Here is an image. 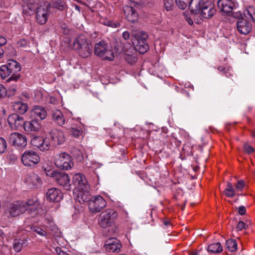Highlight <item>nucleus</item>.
I'll use <instances>...</instances> for the list:
<instances>
[{
    "mask_svg": "<svg viewBox=\"0 0 255 255\" xmlns=\"http://www.w3.org/2000/svg\"><path fill=\"white\" fill-rule=\"evenodd\" d=\"M37 206V202L33 200H28L27 202L17 201L8 205L6 213L11 217H15L26 211L29 212L35 211Z\"/></svg>",
    "mask_w": 255,
    "mask_h": 255,
    "instance_id": "nucleus-1",
    "label": "nucleus"
},
{
    "mask_svg": "<svg viewBox=\"0 0 255 255\" xmlns=\"http://www.w3.org/2000/svg\"><path fill=\"white\" fill-rule=\"evenodd\" d=\"M46 174L51 176L58 184L62 187L65 190L69 191L71 189L69 177L67 173L57 170L51 171L48 170L46 172Z\"/></svg>",
    "mask_w": 255,
    "mask_h": 255,
    "instance_id": "nucleus-2",
    "label": "nucleus"
},
{
    "mask_svg": "<svg viewBox=\"0 0 255 255\" xmlns=\"http://www.w3.org/2000/svg\"><path fill=\"white\" fill-rule=\"evenodd\" d=\"M118 217V213L112 209H108L100 215L98 223L100 227L106 228L110 227Z\"/></svg>",
    "mask_w": 255,
    "mask_h": 255,
    "instance_id": "nucleus-3",
    "label": "nucleus"
},
{
    "mask_svg": "<svg viewBox=\"0 0 255 255\" xmlns=\"http://www.w3.org/2000/svg\"><path fill=\"white\" fill-rule=\"evenodd\" d=\"M95 54L104 60L113 61L114 54L113 50L109 48L108 44L104 41L96 43L94 48Z\"/></svg>",
    "mask_w": 255,
    "mask_h": 255,
    "instance_id": "nucleus-4",
    "label": "nucleus"
},
{
    "mask_svg": "<svg viewBox=\"0 0 255 255\" xmlns=\"http://www.w3.org/2000/svg\"><path fill=\"white\" fill-rule=\"evenodd\" d=\"M21 160L25 166L34 167L39 162L40 157L37 152L28 149L26 150L21 155Z\"/></svg>",
    "mask_w": 255,
    "mask_h": 255,
    "instance_id": "nucleus-5",
    "label": "nucleus"
},
{
    "mask_svg": "<svg viewBox=\"0 0 255 255\" xmlns=\"http://www.w3.org/2000/svg\"><path fill=\"white\" fill-rule=\"evenodd\" d=\"M55 164L58 168L65 170L70 169L74 165L71 156L65 152L56 156Z\"/></svg>",
    "mask_w": 255,
    "mask_h": 255,
    "instance_id": "nucleus-6",
    "label": "nucleus"
},
{
    "mask_svg": "<svg viewBox=\"0 0 255 255\" xmlns=\"http://www.w3.org/2000/svg\"><path fill=\"white\" fill-rule=\"evenodd\" d=\"M147 38V34L144 32H141L137 34L135 40L132 42L136 49L141 54H144L149 49L146 41Z\"/></svg>",
    "mask_w": 255,
    "mask_h": 255,
    "instance_id": "nucleus-7",
    "label": "nucleus"
},
{
    "mask_svg": "<svg viewBox=\"0 0 255 255\" xmlns=\"http://www.w3.org/2000/svg\"><path fill=\"white\" fill-rule=\"evenodd\" d=\"M6 65L11 73V76L6 80V82L18 81L20 77V74L18 73L21 69L20 64L15 60L9 59L7 61Z\"/></svg>",
    "mask_w": 255,
    "mask_h": 255,
    "instance_id": "nucleus-8",
    "label": "nucleus"
},
{
    "mask_svg": "<svg viewBox=\"0 0 255 255\" xmlns=\"http://www.w3.org/2000/svg\"><path fill=\"white\" fill-rule=\"evenodd\" d=\"M9 142L13 146L20 148H25L27 144L25 136L18 132L11 133L9 136Z\"/></svg>",
    "mask_w": 255,
    "mask_h": 255,
    "instance_id": "nucleus-9",
    "label": "nucleus"
},
{
    "mask_svg": "<svg viewBox=\"0 0 255 255\" xmlns=\"http://www.w3.org/2000/svg\"><path fill=\"white\" fill-rule=\"evenodd\" d=\"M107 202L101 196L94 197L90 199L89 203V208L93 213L100 212L106 207Z\"/></svg>",
    "mask_w": 255,
    "mask_h": 255,
    "instance_id": "nucleus-10",
    "label": "nucleus"
},
{
    "mask_svg": "<svg viewBox=\"0 0 255 255\" xmlns=\"http://www.w3.org/2000/svg\"><path fill=\"white\" fill-rule=\"evenodd\" d=\"M7 123L11 129L17 130L24 126V120L17 114H12L8 117Z\"/></svg>",
    "mask_w": 255,
    "mask_h": 255,
    "instance_id": "nucleus-11",
    "label": "nucleus"
},
{
    "mask_svg": "<svg viewBox=\"0 0 255 255\" xmlns=\"http://www.w3.org/2000/svg\"><path fill=\"white\" fill-rule=\"evenodd\" d=\"M51 143L53 146L62 144L65 141L66 137L64 132L58 129H54L50 132Z\"/></svg>",
    "mask_w": 255,
    "mask_h": 255,
    "instance_id": "nucleus-12",
    "label": "nucleus"
},
{
    "mask_svg": "<svg viewBox=\"0 0 255 255\" xmlns=\"http://www.w3.org/2000/svg\"><path fill=\"white\" fill-rule=\"evenodd\" d=\"M31 143L32 145L43 151L48 150L50 146L49 139L40 136L33 137L31 140Z\"/></svg>",
    "mask_w": 255,
    "mask_h": 255,
    "instance_id": "nucleus-13",
    "label": "nucleus"
},
{
    "mask_svg": "<svg viewBox=\"0 0 255 255\" xmlns=\"http://www.w3.org/2000/svg\"><path fill=\"white\" fill-rule=\"evenodd\" d=\"M49 8L46 5H40L36 8V15L37 22L41 24H44L49 17Z\"/></svg>",
    "mask_w": 255,
    "mask_h": 255,
    "instance_id": "nucleus-14",
    "label": "nucleus"
},
{
    "mask_svg": "<svg viewBox=\"0 0 255 255\" xmlns=\"http://www.w3.org/2000/svg\"><path fill=\"white\" fill-rule=\"evenodd\" d=\"M73 184L75 188L73 189H89L90 186L85 176L81 173H76L73 177Z\"/></svg>",
    "mask_w": 255,
    "mask_h": 255,
    "instance_id": "nucleus-15",
    "label": "nucleus"
},
{
    "mask_svg": "<svg viewBox=\"0 0 255 255\" xmlns=\"http://www.w3.org/2000/svg\"><path fill=\"white\" fill-rule=\"evenodd\" d=\"M218 6L220 11L225 14H229L236 8L235 3L231 0H218Z\"/></svg>",
    "mask_w": 255,
    "mask_h": 255,
    "instance_id": "nucleus-16",
    "label": "nucleus"
},
{
    "mask_svg": "<svg viewBox=\"0 0 255 255\" xmlns=\"http://www.w3.org/2000/svg\"><path fill=\"white\" fill-rule=\"evenodd\" d=\"M236 25L237 30L241 34L247 35L252 29V24L244 18L238 19Z\"/></svg>",
    "mask_w": 255,
    "mask_h": 255,
    "instance_id": "nucleus-17",
    "label": "nucleus"
},
{
    "mask_svg": "<svg viewBox=\"0 0 255 255\" xmlns=\"http://www.w3.org/2000/svg\"><path fill=\"white\" fill-rule=\"evenodd\" d=\"M89 189H73V193L75 195L76 200L79 203L90 201L91 198L89 192Z\"/></svg>",
    "mask_w": 255,
    "mask_h": 255,
    "instance_id": "nucleus-18",
    "label": "nucleus"
},
{
    "mask_svg": "<svg viewBox=\"0 0 255 255\" xmlns=\"http://www.w3.org/2000/svg\"><path fill=\"white\" fill-rule=\"evenodd\" d=\"M216 12V9L214 5L210 1H206L200 13L201 15L205 18H210L212 17Z\"/></svg>",
    "mask_w": 255,
    "mask_h": 255,
    "instance_id": "nucleus-19",
    "label": "nucleus"
},
{
    "mask_svg": "<svg viewBox=\"0 0 255 255\" xmlns=\"http://www.w3.org/2000/svg\"><path fill=\"white\" fill-rule=\"evenodd\" d=\"M127 19L131 23H134L138 19V14L132 7L125 5L123 8Z\"/></svg>",
    "mask_w": 255,
    "mask_h": 255,
    "instance_id": "nucleus-20",
    "label": "nucleus"
},
{
    "mask_svg": "<svg viewBox=\"0 0 255 255\" xmlns=\"http://www.w3.org/2000/svg\"><path fill=\"white\" fill-rule=\"evenodd\" d=\"M206 1V0H190L189 8L191 13L194 14H199Z\"/></svg>",
    "mask_w": 255,
    "mask_h": 255,
    "instance_id": "nucleus-21",
    "label": "nucleus"
},
{
    "mask_svg": "<svg viewBox=\"0 0 255 255\" xmlns=\"http://www.w3.org/2000/svg\"><path fill=\"white\" fill-rule=\"evenodd\" d=\"M46 196L48 200L53 202H59L63 197L61 192L56 188L48 189L46 192Z\"/></svg>",
    "mask_w": 255,
    "mask_h": 255,
    "instance_id": "nucleus-22",
    "label": "nucleus"
},
{
    "mask_svg": "<svg viewBox=\"0 0 255 255\" xmlns=\"http://www.w3.org/2000/svg\"><path fill=\"white\" fill-rule=\"evenodd\" d=\"M23 128L27 132L39 131L41 125L37 119H33L30 121H24Z\"/></svg>",
    "mask_w": 255,
    "mask_h": 255,
    "instance_id": "nucleus-23",
    "label": "nucleus"
},
{
    "mask_svg": "<svg viewBox=\"0 0 255 255\" xmlns=\"http://www.w3.org/2000/svg\"><path fill=\"white\" fill-rule=\"evenodd\" d=\"M31 115L38 120V119L42 120L46 117L47 112L42 107L36 106L31 111Z\"/></svg>",
    "mask_w": 255,
    "mask_h": 255,
    "instance_id": "nucleus-24",
    "label": "nucleus"
},
{
    "mask_svg": "<svg viewBox=\"0 0 255 255\" xmlns=\"http://www.w3.org/2000/svg\"><path fill=\"white\" fill-rule=\"evenodd\" d=\"M52 120L56 123L59 126H62L65 122V118L62 112L58 110L55 109L51 111Z\"/></svg>",
    "mask_w": 255,
    "mask_h": 255,
    "instance_id": "nucleus-25",
    "label": "nucleus"
},
{
    "mask_svg": "<svg viewBox=\"0 0 255 255\" xmlns=\"http://www.w3.org/2000/svg\"><path fill=\"white\" fill-rule=\"evenodd\" d=\"M26 180L28 184L34 187H38L42 184V180L40 177L34 173L29 174Z\"/></svg>",
    "mask_w": 255,
    "mask_h": 255,
    "instance_id": "nucleus-26",
    "label": "nucleus"
},
{
    "mask_svg": "<svg viewBox=\"0 0 255 255\" xmlns=\"http://www.w3.org/2000/svg\"><path fill=\"white\" fill-rule=\"evenodd\" d=\"M68 133L73 137L77 138L80 136L82 133V130L80 126L71 124L65 127Z\"/></svg>",
    "mask_w": 255,
    "mask_h": 255,
    "instance_id": "nucleus-27",
    "label": "nucleus"
},
{
    "mask_svg": "<svg viewBox=\"0 0 255 255\" xmlns=\"http://www.w3.org/2000/svg\"><path fill=\"white\" fill-rule=\"evenodd\" d=\"M28 240L27 238H15L13 242L12 246L15 252H20L23 247L27 245Z\"/></svg>",
    "mask_w": 255,
    "mask_h": 255,
    "instance_id": "nucleus-28",
    "label": "nucleus"
},
{
    "mask_svg": "<svg viewBox=\"0 0 255 255\" xmlns=\"http://www.w3.org/2000/svg\"><path fill=\"white\" fill-rule=\"evenodd\" d=\"M88 43L86 36L83 35H80L75 39L73 43V47L74 49L78 50Z\"/></svg>",
    "mask_w": 255,
    "mask_h": 255,
    "instance_id": "nucleus-29",
    "label": "nucleus"
},
{
    "mask_svg": "<svg viewBox=\"0 0 255 255\" xmlns=\"http://www.w3.org/2000/svg\"><path fill=\"white\" fill-rule=\"evenodd\" d=\"M13 108L16 112L22 115L25 114L28 110L27 105L21 101L15 102L13 105Z\"/></svg>",
    "mask_w": 255,
    "mask_h": 255,
    "instance_id": "nucleus-30",
    "label": "nucleus"
},
{
    "mask_svg": "<svg viewBox=\"0 0 255 255\" xmlns=\"http://www.w3.org/2000/svg\"><path fill=\"white\" fill-rule=\"evenodd\" d=\"M92 47L89 43L84 45L78 50L79 55L84 58H87L90 56L92 53Z\"/></svg>",
    "mask_w": 255,
    "mask_h": 255,
    "instance_id": "nucleus-31",
    "label": "nucleus"
},
{
    "mask_svg": "<svg viewBox=\"0 0 255 255\" xmlns=\"http://www.w3.org/2000/svg\"><path fill=\"white\" fill-rule=\"evenodd\" d=\"M208 251L211 253H219L222 252L223 249L221 244L219 242L210 244L208 247Z\"/></svg>",
    "mask_w": 255,
    "mask_h": 255,
    "instance_id": "nucleus-32",
    "label": "nucleus"
},
{
    "mask_svg": "<svg viewBox=\"0 0 255 255\" xmlns=\"http://www.w3.org/2000/svg\"><path fill=\"white\" fill-rule=\"evenodd\" d=\"M223 194L227 197H233L236 195V190L231 183H227V188L223 191Z\"/></svg>",
    "mask_w": 255,
    "mask_h": 255,
    "instance_id": "nucleus-33",
    "label": "nucleus"
},
{
    "mask_svg": "<svg viewBox=\"0 0 255 255\" xmlns=\"http://www.w3.org/2000/svg\"><path fill=\"white\" fill-rule=\"evenodd\" d=\"M122 245L121 244L113 245H105V248L107 251L109 252H119L120 251Z\"/></svg>",
    "mask_w": 255,
    "mask_h": 255,
    "instance_id": "nucleus-34",
    "label": "nucleus"
},
{
    "mask_svg": "<svg viewBox=\"0 0 255 255\" xmlns=\"http://www.w3.org/2000/svg\"><path fill=\"white\" fill-rule=\"evenodd\" d=\"M11 74L6 64L0 66V76L3 79H5Z\"/></svg>",
    "mask_w": 255,
    "mask_h": 255,
    "instance_id": "nucleus-35",
    "label": "nucleus"
},
{
    "mask_svg": "<svg viewBox=\"0 0 255 255\" xmlns=\"http://www.w3.org/2000/svg\"><path fill=\"white\" fill-rule=\"evenodd\" d=\"M226 246L228 250L233 252L237 250V243L235 240L229 239L226 242Z\"/></svg>",
    "mask_w": 255,
    "mask_h": 255,
    "instance_id": "nucleus-36",
    "label": "nucleus"
},
{
    "mask_svg": "<svg viewBox=\"0 0 255 255\" xmlns=\"http://www.w3.org/2000/svg\"><path fill=\"white\" fill-rule=\"evenodd\" d=\"M244 14L246 17H250L254 21H255V10L253 7L249 6L244 11Z\"/></svg>",
    "mask_w": 255,
    "mask_h": 255,
    "instance_id": "nucleus-37",
    "label": "nucleus"
},
{
    "mask_svg": "<svg viewBox=\"0 0 255 255\" xmlns=\"http://www.w3.org/2000/svg\"><path fill=\"white\" fill-rule=\"evenodd\" d=\"M101 23L105 25L112 27L113 28L118 27L120 26V24L118 22L111 21L107 19H102Z\"/></svg>",
    "mask_w": 255,
    "mask_h": 255,
    "instance_id": "nucleus-38",
    "label": "nucleus"
},
{
    "mask_svg": "<svg viewBox=\"0 0 255 255\" xmlns=\"http://www.w3.org/2000/svg\"><path fill=\"white\" fill-rule=\"evenodd\" d=\"M31 229L33 232L37 233L39 236L42 237H46L47 235V233L45 231L43 230L39 227L32 226L31 227Z\"/></svg>",
    "mask_w": 255,
    "mask_h": 255,
    "instance_id": "nucleus-39",
    "label": "nucleus"
},
{
    "mask_svg": "<svg viewBox=\"0 0 255 255\" xmlns=\"http://www.w3.org/2000/svg\"><path fill=\"white\" fill-rule=\"evenodd\" d=\"M53 4V7L60 10H63L66 6L65 2L62 0H57Z\"/></svg>",
    "mask_w": 255,
    "mask_h": 255,
    "instance_id": "nucleus-40",
    "label": "nucleus"
},
{
    "mask_svg": "<svg viewBox=\"0 0 255 255\" xmlns=\"http://www.w3.org/2000/svg\"><path fill=\"white\" fill-rule=\"evenodd\" d=\"M7 143L6 140L2 137H0V153H4L6 150Z\"/></svg>",
    "mask_w": 255,
    "mask_h": 255,
    "instance_id": "nucleus-41",
    "label": "nucleus"
},
{
    "mask_svg": "<svg viewBox=\"0 0 255 255\" xmlns=\"http://www.w3.org/2000/svg\"><path fill=\"white\" fill-rule=\"evenodd\" d=\"M164 6L167 11L171 10L172 8V6H173V0H164Z\"/></svg>",
    "mask_w": 255,
    "mask_h": 255,
    "instance_id": "nucleus-42",
    "label": "nucleus"
},
{
    "mask_svg": "<svg viewBox=\"0 0 255 255\" xmlns=\"http://www.w3.org/2000/svg\"><path fill=\"white\" fill-rule=\"evenodd\" d=\"M125 58L126 60L130 64L135 63L137 61V58L131 55H126Z\"/></svg>",
    "mask_w": 255,
    "mask_h": 255,
    "instance_id": "nucleus-43",
    "label": "nucleus"
},
{
    "mask_svg": "<svg viewBox=\"0 0 255 255\" xmlns=\"http://www.w3.org/2000/svg\"><path fill=\"white\" fill-rule=\"evenodd\" d=\"M245 186V182L243 180L238 181L237 184L235 186L236 189L242 191Z\"/></svg>",
    "mask_w": 255,
    "mask_h": 255,
    "instance_id": "nucleus-44",
    "label": "nucleus"
},
{
    "mask_svg": "<svg viewBox=\"0 0 255 255\" xmlns=\"http://www.w3.org/2000/svg\"><path fill=\"white\" fill-rule=\"evenodd\" d=\"M120 244V241L116 238H111L107 240L106 241L105 245H113V244Z\"/></svg>",
    "mask_w": 255,
    "mask_h": 255,
    "instance_id": "nucleus-45",
    "label": "nucleus"
},
{
    "mask_svg": "<svg viewBox=\"0 0 255 255\" xmlns=\"http://www.w3.org/2000/svg\"><path fill=\"white\" fill-rule=\"evenodd\" d=\"M248 227L247 225L243 221H240L237 226V231H242L243 229H245Z\"/></svg>",
    "mask_w": 255,
    "mask_h": 255,
    "instance_id": "nucleus-46",
    "label": "nucleus"
},
{
    "mask_svg": "<svg viewBox=\"0 0 255 255\" xmlns=\"http://www.w3.org/2000/svg\"><path fill=\"white\" fill-rule=\"evenodd\" d=\"M244 149L246 152L249 154L251 153L254 151V147L248 143H245L244 144Z\"/></svg>",
    "mask_w": 255,
    "mask_h": 255,
    "instance_id": "nucleus-47",
    "label": "nucleus"
},
{
    "mask_svg": "<svg viewBox=\"0 0 255 255\" xmlns=\"http://www.w3.org/2000/svg\"><path fill=\"white\" fill-rule=\"evenodd\" d=\"M6 95V90L2 85H0V99L5 97Z\"/></svg>",
    "mask_w": 255,
    "mask_h": 255,
    "instance_id": "nucleus-48",
    "label": "nucleus"
},
{
    "mask_svg": "<svg viewBox=\"0 0 255 255\" xmlns=\"http://www.w3.org/2000/svg\"><path fill=\"white\" fill-rule=\"evenodd\" d=\"M176 3L178 7L181 9H185L187 6L185 2L182 1L180 0H176Z\"/></svg>",
    "mask_w": 255,
    "mask_h": 255,
    "instance_id": "nucleus-49",
    "label": "nucleus"
},
{
    "mask_svg": "<svg viewBox=\"0 0 255 255\" xmlns=\"http://www.w3.org/2000/svg\"><path fill=\"white\" fill-rule=\"evenodd\" d=\"M38 0H23L24 1L27 2L29 4H31V7H29L30 9H34V5L36 4Z\"/></svg>",
    "mask_w": 255,
    "mask_h": 255,
    "instance_id": "nucleus-50",
    "label": "nucleus"
},
{
    "mask_svg": "<svg viewBox=\"0 0 255 255\" xmlns=\"http://www.w3.org/2000/svg\"><path fill=\"white\" fill-rule=\"evenodd\" d=\"M171 142H174L176 146H179L181 145V141L177 139L176 137L172 136L170 139Z\"/></svg>",
    "mask_w": 255,
    "mask_h": 255,
    "instance_id": "nucleus-51",
    "label": "nucleus"
},
{
    "mask_svg": "<svg viewBox=\"0 0 255 255\" xmlns=\"http://www.w3.org/2000/svg\"><path fill=\"white\" fill-rule=\"evenodd\" d=\"M239 214L241 215H244L246 213V209L244 206H241L239 207Z\"/></svg>",
    "mask_w": 255,
    "mask_h": 255,
    "instance_id": "nucleus-52",
    "label": "nucleus"
},
{
    "mask_svg": "<svg viewBox=\"0 0 255 255\" xmlns=\"http://www.w3.org/2000/svg\"><path fill=\"white\" fill-rule=\"evenodd\" d=\"M55 251L59 255H69L68 254H67L66 252H64L62 250L61 248L57 247L56 248Z\"/></svg>",
    "mask_w": 255,
    "mask_h": 255,
    "instance_id": "nucleus-53",
    "label": "nucleus"
},
{
    "mask_svg": "<svg viewBox=\"0 0 255 255\" xmlns=\"http://www.w3.org/2000/svg\"><path fill=\"white\" fill-rule=\"evenodd\" d=\"M61 28L63 30V32L64 34H68L69 32V29L65 24H62Z\"/></svg>",
    "mask_w": 255,
    "mask_h": 255,
    "instance_id": "nucleus-54",
    "label": "nucleus"
},
{
    "mask_svg": "<svg viewBox=\"0 0 255 255\" xmlns=\"http://www.w3.org/2000/svg\"><path fill=\"white\" fill-rule=\"evenodd\" d=\"M122 36H123V38L126 40L129 39V37H130L129 32L128 31L124 32L122 34Z\"/></svg>",
    "mask_w": 255,
    "mask_h": 255,
    "instance_id": "nucleus-55",
    "label": "nucleus"
},
{
    "mask_svg": "<svg viewBox=\"0 0 255 255\" xmlns=\"http://www.w3.org/2000/svg\"><path fill=\"white\" fill-rule=\"evenodd\" d=\"M6 43V38L3 36L0 35V46L4 45Z\"/></svg>",
    "mask_w": 255,
    "mask_h": 255,
    "instance_id": "nucleus-56",
    "label": "nucleus"
},
{
    "mask_svg": "<svg viewBox=\"0 0 255 255\" xmlns=\"http://www.w3.org/2000/svg\"><path fill=\"white\" fill-rule=\"evenodd\" d=\"M219 71L223 72L224 74H226L227 72V69H226L224 66H221L218 68Z\"/></svg>",
    "mask_w": 255,
    "mask_h": 255,
    "instance_id": "nucleus-57",
    "label": "nucleus"
},
{
    "mask_svg": "<svg viewBox=\"0 0 255 255\" xmlns=\"http://www.w3.org/2000/svg\"><path fill=\"white\" fill-rule=\"evenodd\" d=\"M163 223L165 226H171V223L169 221L164 220L163 221Z\"/></svg>",
    "mask_w": 255,
    "mask_h": 255,
    "instance_id": "nucleus-58",
    "label": "nucleus"
},
{
    "mask_svg": "<svg viewBox=\"0 0 255 255\" xmlns=\"http://www.w3.org/2000/svg\"><path fill=\"white\" fill-rule=\"evenodd\" d=\"M3 50L1 47H0V59H1L3 56Z\"/></svg>",
    "mask_w": 255,
    "mask_h": 255,
    "instance_id": "nucleus-59",
    "label": "nucleus"
},
{
    "mask_svg": "<svg viewBox=\"0 0 255 255\" xmlns=\"http://www.w3.org/2000/svg\"><path fill=\"white\" fill-rule=\"evenodd\" d=\"M74 151L77 154V156L76 157H77V158L79 157L80 156V155H81V153L80 151L77 149H75Z\"/></svg>",
    "mask_w": 255,
    "mask_h": 255,
    "instance_id": "nucleus-60",
    "label": "nucleus"
},
{
    "mask_svg": "<svg viewBox=\"0 0 255 255\" xmlns=\"http://www.w3.org/2000/svg\"><path fill=\"white\" fill-rule=\"evenodd\" d=\"M199 252H190L188 255H199Z\"/></svg>",
    "mask_w": 255,
    "mask_h": 255,
    "instance_id": "nucleus-61",
    "label": "nucleus"
},
{
    "mask_svg": "<svg viewBox=\"0 0 255 255\" xmlns=\"http://www.w3.org/2000/svg\"><path fill=\"white\" fill-rule=\"evenodd\" d=\"M187 20L190 25H192L193 24V20L190 18H187Z\"/></svg>",
    "mask_w": 255,
    "mask_h": 255,
    "instance_id": "nucleus-62",
    "label": "nucleus"
},
{
    "mask_svg": "<svg viewBox=\"0 0 255 255\" xmlns=\"http://www.w3.org/2000/svg\"><path fill=\"white\" fill-rule=\"evenodd\" d=\"M252 135L253 137L255 138V130L252 131Z\"/></svg>",
    "mask_w": 255,
    "mask_h": 255,
    "instance_id": "nucleus-63",
    "label": "nucleus"
},
{
    "mask_svg": "<svg viewBox=\"0 0 255 255\" xmlns=\"http://www.w3.org/2000/svg\"><path fill=\"white\" fill-rule=\"evenodd\" d=\"M3 234V233L2 232V231L1 230H0V237Z\"/></svg>",
    "mask_w": 255,
    "mask_h": 255,
    "instance_id": "nucleus-64",
    "label": "nucleus"
}]
</instances>
